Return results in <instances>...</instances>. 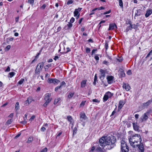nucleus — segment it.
I'll return each instance as SVG.
<instances>
[{
    "instance_id": "nucleus-25",
    "label": "nucleus",
    "mask_w": 152,
    "mask_h": 152,
    "mask_svg": "<svg viewBox=\"0 0 152 152\" xmlns=\"http://www.w3.org/2000/svg\"><path fill=\"white\" fill-rule=\"evenodd\" d=\"M32 100L31 98H29L26 101V103H27L28 104H30L32 102Z\"/></svg>"
},
{
    "instance_id": "nucleus-62",
    "label": "nucleus",
    "mask_w": 152,
    "mask_h": 152,
    "mask_svg": "<svg viewBox=\"0 0 152 152\" xmlns=\"http://www.w3.org/2000/svg\"><path fill=\"white\" fill-rule=\"evenodd\" d=\"M59 58L58 56H55L54 58V59L55 60V61H56L57 60V59H58Z\"/></svg>"
},
{
    "instance_id": "nucleus-43",
    "label": "nucleus",
    "mask_w": 152,
    "mask_h": 152,
    "mask_svg": "<svg viewBox=\"0 0 152 152\" xmlns=\"http://www.w3.org/2000/svg\"><path fill=\"white\" fill-rule=\"evenodd\" d=\"M46 6V5L45 4H44L42 6L40 7V9L42 10H44Z\"/></svg>"
},
{
    "instance_id": "nucleus-7",
    "label": "nucleus",
    "mask_w": 152,
    "mask_h": 152,
    "mask_svg": "<svg viewBox=\"0 0 152 152\" xmlns=\"http://www.w3.org/2000/svg\"><path fill=\"white\" fill-rule=\"evenodd\" d=\"M152 102V99H151L146 102L144 103L142 105V107L143 109L147 108Z\"/></svg>"
},
{
    "instance_id": "nucleus-50",
    "label": "nucleus",
    "mask_w": 152,
    "mask_h": 152,
    "mask_svg": "<svg viewBox=\"0 0 152 152\" xmlns=\"http://www.w3.org/2000/svg\"><path fill=\"white\" fill-rule=\"evenodd\" d=\"M152 53V50L149 52V53L147 55L146 58L148 57Z\"/></svg>"
},
{
    "instance_id": "nucleus-39",
    "label": "nucleus",
    "mask_w": 152,
    "mask_h": 152,
    "mask_svg": "<svg viewBox=\"0 0 152 152\" xmlns=\"http://www.w3.org/2000/svg\"><path fill=\"white\" fill-rule=\"evenodd\" d=\"M86 102V101H82L80 104V106H83L85 105Z\"/></svg>"
},
{
    "instance_id": "nucleus-13",
    "label": "nucleus",
    "mask_w": 152,
    "mask_h": 152,
    "mask_svg": "<svg viewBox=\"0 0 152 152\" xmlns=\"http://www.w3.org/2000/svg\"><path fill=\"white\" fill-rule=\"evenodd\" d=\"M82 9L81 8H78V9H75L74 12V16L78 15L79 14H78L79 12H80Z\"/></svg>"
},
{
    "instance_id": "nucleus-1",
    "label": "nucleus",
    "mask_w": 152,
    "mask_h": 152,
    "mask_svg": "<svg viewBox=\"0 0 152 152\" xmlns=\"http://www.w3.org/2000/svg\"><path fill=\"white\" fill-rule=\"evenodd\" d=\"M115 139L113 137L103 136L99 140V145L103 148L110 149L115 145Z\"/></svg>"
},
{
    "instance_id": "nucleus-2",
    "label": "nucleus",
    "mask_w": 152,
    "mask_h": 152,
    "mask_svg": "<svg viewBox=\"0 0 152 152\" xmlns=\"http://www.w3.org/2000/svg\"><path fill=\"white\" fill-rule=\"evenodd\" d=\"M141 141V137L137 134L132 136V137L129 139L130 145L134 148L137 147Z\"/></svg>"
},
{
    "instance_id": "nucleus-49",
    "label": "nucleus",
    "mask_w": 152,
    "mask_h": 152,
    "mask_svg": "<svg viewBox=\"0 0 152 152\" xmlns=\"http://www.w3.org/2000/svg\"><path fill=\"white\" fill-rule=\"evenodd\" d=\"M105 48H106V50H107V48H108V43L107 42H106L105 43Z\"/></svg>"
},
{
    "instance_id": "nucleus-19",
    "label": "nucleus",
    "mask_w": 152,
    "mask_h": 152,
    "mask_svg": "<svg viewBox=\"0 0 152 152\" xmlns=\"http://www.w3.org/2000/svg\"><path fill=\"white\" fill-rule=\"evenodd\" d=\"M138 148L141 152H143L144 151V146L142 143L140 144L138 147Z\"/></svg>"
},
{
    "instance_id": "nucleus-42",
    "label": "nucleus",
    "mask_w": 152,
    "mask_h": 152,
    "mask_svg": "<svg viewBox=\"0 0 152 152\" xmlns=\"http://www.w3.org/2000/svg\"><path fill=\"white\" fill-rule=\"evenodd\" d=\"M75 20V18H74L72 17L71 19L70 20V22L71 23H73L74 22Z\"/></svg>"
},
{
    "instance_id": "nucleus-9",
    "label": "nucleus",
    "mask_w": 152,
    "mask_h": 152,
    "mask_svg": "<svg viewBox=\"0 0 152 152\" xmlns=\"http://www.w3.org/2000/svg\"><path fill=\"white\" fill-rule=\"evenodd\" d=\"M123 88L127 91H129L130 89V87L128 83H123Z\"/></svg>"
},
{
    "instance_id": "nucleus-8",
    "label": "nucleus",
    "mask_w": 152,
    "mask_h": 152,
    "mask_svg": "<svg viewBox=\"0 0 152 152\" xmlns=\"http://www.w3.org/2000/svg\"><path fill=\"white\" fill-rule=\"evenodd\" d=\"M152 14V9L149 8L146 11V13L145 14V16L146 18L148 17L150 15Z\"/></svg>"
},
{
    "instance_id": "nucleus-24",
    "label": "nucleus",
    "mask_w": 152,
    "mask_h": 152,
    "mask_svg": "<svg viewBox=\"0 0 152 152\" xmlns=\"http://www.w3.org/2000/svg\"><path fill=\"white\" fill-rule=\"evenodd\" d=\"M60 100H61V99L60 98H58L57 99H56L54 100V104H56Z\"/></svg>"
},
{
    "instance_id": "nucleus-6",
    "label": "nucleus",
    "mask_w": 152,
    "mask_h": 152,
    "mask_svg": "<svg viewBox=\"0 0 152 152\" xmlns=\"http://www.w3.org/2000/svg\"><path fill=\"white\" fill-rule=\"evenodd\" d=\"M113 95V94L110 92H108L106 93L103 98V101L105 102L107 101L108 98H111Z\"/></svg>"
},
{
    "instance_id": "nucleus-18",
    "label": "nucleus",
    "mask_w": 152,
    "mask_h": 152,
    "mask_svg": "<svg viewBox=\"0 0 152 152\" xmlns=\"http://www.w3.org/2000/svg\"><path fill=\"white\" fill-rule=\"evenodd\" d=\"M133 126L134 129L135 131H138L139 129V126L137 123H133Z\"/></svg>"
},
{
    "instance_id": "nucleus-28",
    "label": "nucleus",
    "mask_w": 152,
    "mask_h": 152,
    "mask_svg": "<svg viewBox=\"0 0 152 152\" xmlns=\"http://www.w3.org/2000/svg\"><path fill=\"white\" fill-rule=\"evenodd\" d=\"M47 81L48 83H53V79L48 78V80Z\"/></svg>"
},
{
    "instance_id": "nucleus-29",
    "label": "nucleus",
    "mask_w": 152,
    "mask_h": 152,
    "mask_svg": "<svg viewBox=\"0 0 152 152\" xmlns=\"http://www.w3.org/2000/svg\"><path fill=\"white\" fill-rule=\"evenodd\" d=\"M74 94L73 93H72V92H70L68 96V97L69 99H70L72 97V96L74 95Z\"/></svg>"
},
{
    "instance_id": "nucleus-47",
    "label": "nucleus",
    "mask_w": 152,
    "mask_h": 152,
    "mask_svg": "<svg viewBox=\"0 0 152 152\" xmlns=\"http://www.w3.org/2000/svg\"><path fill=\"white\" fill-rule=\"evenodd\" d=\"M92 101L95 102L99 103V101L97 99H93L92 100Z\"/></svg>"
},
{
    "instance_id": "nucleus-37",
    "label": "nucleus",
    "mask_w": 152,
    "mask_h": 152,
    "mask_svg": "<svg viewBox=\"0 0 152 152\" xmlns=\"http://www.w3.org/2000/svg\"><path fill=\"white\" fill-rule=\"evenodd\" d=\"M73 3V1L72 0H69L67 3V4H71Z\"/></svg>"
},
{
    "instance_id": "nucleus-22",
    "label": "nucleus",
    "mask_w": 152,
    "mask_h": 152,
    "mask_svg": "<svg viewBox=\"0 0 152 152\" xmlns=\"http://www.w3.org/2000/svg\"><path fill=\"white\" fill-rule=\"evenodd\" d=\"M86 84V81L85 80H83L81 82V87L82 88L84 87Z\"/></svg>"
},
{
    "instance_id": "nucleus-46",
    "label": "nucleus",
    "mask_w": 152,
    "mask_h": 152,
    "mask_svg": "<svg viewBox=\"0 0 152 152\" xmlns=\"http://www.w3.org/2000/svg\"><path fill=\"white\" fill-rule=\"evenodd\" d=\"M61 88V86H58L55 88V91H57L59 89Z\"/></svg>"
},
{
    "instance_id": "nucleus-16",
    "label": "nucleus",
    "mask_w": 152,
    "mask_h": 152,
    "mask_svg": "<svg viewBox=\"0 0 152 152\" xmlns=\"http://www.w3.org/2000/svg\"><path fill=\"white\" fill-rule=\"evenodd\" d=\"M99 72L100 73V77L101 78L102 77L104 78L105 76V72L104 70L102 69H100V70Z\"/></svg>"
},
{
    "instance_id": "nucleus-3",
    "label": "nucleus",
    "mask_w": 152,
    "mask_h": 152,
    "mask_svg": "<svg viewBox=\"0 0 152 152\" xmlns=\"http://www.w3.org/2000/svg\"><path fill=\"white\" fill-rule=\"evenodd\" d=\"M121 152H128V147L125 140H122L121 141Z\"/></svg>"
},
{
    "instance_id": "nucleus-14",
    "label": "nucleus",
    "mask_w": 152,
    "mask_h": 152,
    "mask_svg": "<svg viewBox=\"0 0 152 152\" xmlns=\"http://www.w3.org/2000/svg\"><path fill=\"white\" fill-rule=\"evenodd\" d=\"M142 10L140 9H139L136 10L135 12V16H138L140 15L141 14H142Z\"/></svg>"
},
{
    "instance_id": "nucleus-20",
    "label": "nucleus",
    "mask_w": 152,
    "mask_h": 152,
    "mask_svg": "<svg viewBox=\"0 0 152 152\" xmlns=\"http://www.w3.org/2000/svg\"><path fill=\"white\" fill-rule=\"evenodd\" d=\"M67 118L68 121L69 122H70V124H72V126H73V123H72L73 119H72V117L70 115L68 116L67 117Z\"/></svg>"
},
{
    "instance_id": "nucleus-40",
    "label": "nucleus",
    "mask_w": 152,
    "mask_h": 152,
    "mask_svg": "<svg viewBox=\"0 0 152 152\" xmlns=\"http://www.w3.org/2000/svg\"><path fill=\"white\" fill-rule=\"evenodd\" d=\"M48 149L46 148H45L42 150L40 152H47Z\"/></svg>"
},
{
    "instance_id": "nucleus-10",
    "label": "nucleus",
    "mask_w": 152,
    "mask_h": 152,
    "mask_svg": "<svg viewBox=\"0 0 152 152\" xmlns=\"http://www.w3.org/2000/svg\"><path fill=\"white\" fill-rule=\"evenodd\" d=\"M87 119V117L84 113H81L80 114V119L82 121H84Z\"/></svg>"
},
{
    "instance_id": "nucleus-31",
    "label": "nucleus",
    "mask_w": 152,
    "mask_h": 152,
    "mask_svg": "<svg viewBox=\"0 0 152 152\" xmlns=\"http://www.w3.org/2000/svg\"><path fill=\"white\" fill-rule=\"evenodd\" d=\"M131 28H134V29H136L137 28V27H138L137 25H135V24H133V25L131 24Z\"/></svg>"
},
{
    "instance_id": "nucleus-58",
    "label": "nucleus",
    "mask_w": 152,
    "mask_h": 152,
    "mask_svg": "<svg viewBox=\"0 0 152 152\" xmlns=\"http://www.w3.org/2000/svg\"><path fill=\"white\" fill-rule=\"evenodd\" d=\"M94 58L96 60H99V57L97 56H95Z\"/></svg>"
},
{
    "instance_id": "nucleus-27",
    "label": "nucleus",
    "mask_w": 152,
    "mask_h": 152,
    "mask_svg": "<svg viewBox=\"0 0 152 152\" xmlns=\"http://www.w3.org/2000/svg\"><path fill=\"white\" fill-rule=\"evenodd\" d=\"M19 108V103L18 102H17L15 105V109L16 110H18Z\"/></svg>"
},
{
    "instance_id": "nucleus-5",
    "label": "nucleus",
    "mask_w": 152,
    "mask_h": 152,
    "mask_svg": "<svg viewBox=\"0 0 152 152\" xmlns=\"http://www.w3.org/2000/svg\"><path fill=\"white\" fill-rule=\"evenodd\" d=\"M43 66V63H39L37 66L36 68L35 71V74H39L40 71L42 70Z\"/></svg>"
},
{
    "instance_id": "nucleus-38",
    "label": "nucleus",
    "mask_w": 152,
    "mask_h": 152,
    "mask_svg": "<svg viewBox=\"0 0 152 152\" xmlns=\"http://www.w3.org/2000/svg\"><path fill=\"white\" fill-rule=\"evenodd\" d=\"M11 48V46L10 45H8L5 48L6 50H8Z\"/></svg>"
},
{
    "instance_id": "nucleus-63",
    "label": "nucleus",
    "mask_w": 152,
    "mask_h": 152,
    "mask_svg": "<svg viewBox=\"0 0 152 152\" xmlns=\"http://www.w3.org/2000/svg\"><path fill=\"white\" fill-rule=\"evenodd\" d=\"M96 50V49H94L92 51V55H93L95 52V51Z\"/></svg>"
},
{
    "instance_id": "nucleus-56",
    "label": "nucleus",
    "mask_w": 152,
    "mask_h": 152,
    "mask_svg": "<svg viewBox=\"0 0 152 152\" xmlns=\"http://www.w3.org/2000/svg\"><path fill=\"white\" fill-rule=\"evenodd\" d=\"M13 114L12 113L10 115L8 116V117H10V118H12L11 119H12V118L13 117Z\"/></svg>"
},
{
    "instance_id": "nucleus-33",
    "label": "nucleus",
    "mask_w": 152,
    "mask_h": 152,
    "mask_svg": "<svg viewBox=\"0 0 152 152\" xmlns=\"http://www.w3.org/2000/svg\"><path fill=\"white\" fill-rule=\"evenodd\" d=\"M132 29L131 24H130V26H128L126 29V31L127 32L129 30H131Z\"/></svg>"
},
{
    "instance_id": "nucleus-36",
    "label": "nucleus",
    "mask_w": 152,
    "mask_h": 152,
    "mask_svg": "<svg viewBox=\"0 0 152 152\" xmlns=\"http://www.w3.org/2000/svg\"><path fill=\"white\" fill-rule=\"evenodd\" d=\"M67 26H68V28L69 29L72 26V24L71 23H69L67 25Z\"/></svg>"
},
{
    "instance_id": "nucleus-64",
    "label": "nucleus",
    "mask_w": 152,
    "mask_h": 152,
    "mask_svg": "<svg viewBox=\"0 0 152 152\" xmlns=\"http://www.w3.org/2000/svg\"><path fill=\"white\" fill-rule=\"evenodd\" d=\"M61 27L60 26L57 29V32L60 31L61 30Z\"/></svg>"
},
{
    "instance_id": "nucleus-45",
    "label": "nucleus",
    "mask_w": 152,
    "mask_h": 152,
    "mask_svg": "<svg viewBox=\"0 0 152 152\" xmlns=\"http://www.w3.org/2000/svg\"><path fill=\"white\" fill-rule=\"evenodd\" d=\"M86 52L87 53H89V52H90V48H86Z\"/></svg>"
},
{
    "instance_id": "nucleus-53",
    "label": "nucleus",
    "mask_w": 152,
    "mask_h": 152,
    "mask_svg": "<svg viewBox=\"0 0 152 152\" xmlns=\"http://www.w3.org/2000/svg\"><path fill=\"white\" fill-rule=\"evenodd\" d=\"M28 2L31 4H33L34 2V0H28Z\"/></svg>"
},
{
    "instance_id": "nucleus-35",
    "label": "nucleus",
    "mask_w": 152,
    "mask_h": 152,
    "mask_svg": "<svg viewBox=\"0 0 152 152\" xmlns=\"http://www.w3.org/2000/svg\"><path fill=\"white\" fill-rule=\"evenodd\" d=\"M15 74V73L14 72H10L9 73V75H10V77H13L14 75Z\"/></svg>"
},
{
    "instance_id": "nucleus-17",
    "label": "nucleus",
    "mask_w": 152,
    "mask_h": 152,
    "mask_svg": "<svg viewBox=\"0 0 152 152\" xmlns=\"http://www.w3.org/2000/svg\"><path fill=\"white\" fill-rule=\"evenodd\" d=\"M125 102L123 100H121L119 102V104L118 107V108L119 109H121L124 104H125Z\"/></svg>"
},
{
    "instance_id": "nucleus-11",
    "label": "nucleus",
    "mask_w": 152,
    "mask_h": 152,
    "mask_svg": "<svg viewBox=\"0 0 152 152\" xmlns=\"http://www.w3.org/2000/svg\"><path fill=\"white\" fill-rule=\"evenodd\" d=\"M147 113H145L142 116L141 120L142 121H146L148 118Z\"/></svg>"
},
{
    "instance_id": "nucleus-15",
    "label": "nucleus",
    "mask_w": 152,
    "mask_h": 152,
    "mask_svg": "<svg viewBox=\"0 0 152 152\" xmlns=\"http://www.w3.org/2000/svg\"><path fill=\"white\" fill-rule=\"evenodd\" d=\"M117 26L115 23L110 24L109 25V27L108 29L109 30H112L116 28Z\"/></svg>"
},
{
    "instance_id": "nucleus-26",
    "label": "nucleus",
    "mask_w": 152,
    "mask_h": 152,
    "mask_svg": "<svg viewBox=\"0 0 152 152\" xmlns=\"http://www.w3.org/2000/svg\"><path fill=\"white\" fill-rule=\"evenodd\" d=\"M12 122V119H9L7 120V121L6 123V125H9L11 124V123Z\"/></svg>"
},
{
    "instance_id": "nucleus-54",
    "label": "nucleus",
    "mask_w": 152,
    "mask_h": 152,
    "mask_svg": "<svg viewBox=\"0 0 152 152\" xmlns=\"http://www.w3.org/2000/svg\"><path fill=\"white\" fill-rule=\"evenodd\" d=\"M77 129L76 128H75L73 130V134H75L77 132Z\"/></svg>"
},
{
    "instance_id": "nucleus-30",
    "label": "nucleus",
    "mask_w": 152,
    "mask_h": 152,
    "mask_svg": "<svg viewBox=\"0 0 152 152\" xmlns=\"http://www.w3.org/2000/svg\"><path fill=\"white\" fill-rule=\"evenodd\" d=\"M24 81V79H21L18 82V83L19 85H21L23 83Z\"/></svg>"
},
{
    "instance_id": "nucleus-12",
    "label": "nucleus",
    "mask_w": 152,
    "mask_h": 152,
    "mask_svg": "<svg viewBox=\"0 0 152 152\" xmlns=\"http://www.w3.org/2000/svg\"><path fill=\"white\" fill-rule=\"evenodd\" d=\"M113 77L112 76H107V79L109 84H111L113 83Z\"/></svg>"
},
{
    "instance_id": "nucleus-51",
    "label": "nucleus",
    "mask_w": 152,
    "mask_h": 152,
    "mask_svg": "<svg viewBox=\"0 0 152 152\" xmlns=\"http://www.w3.org/2000/svg\"><path fill=\"white\" fill-rule=\"evenodd\" d=\"M10 71V68L9 66H8L7 69L5 70V72H8Z\"/></svg>"
},
{
    "instance_id": "nucleus-34",
    "label": "nucleus",
    "mask_w": 152,
    "mask_h": 152,
    "mask_svg": "<svg viewBox=\"0 0 152 152\" xmlns=\"http://www.w3.org/2000/svg\"><path fill=\"white\" fill-rule=\"evenodd\" d=\"M102 63L103 64H104L107 66H108V65H109V62H108V61H105V60H104V61H103V63Z\"/></svg>"
},
{
    "instance_id": "nucleus-55",
    "label": "nucleus",
    "mask_w": 152,
    "mask_h": 152,
    "mask_svg": "<svg viewBox=\"0 0 152 152\" xmlns=\"http://www.w3.org/2000/svg\"><path fill=\"white\" fill-rule=\"evenodd\" d=\"M127 73L128 75H130L131 74L132 72L130 70H129L127 72Z\"/></svg>"
},
{
    "instance_id": "nucleus-4",
    "label": "nucleus",
    "mask_w": 152,
    "mask_h": 152,
    "mask_svg": "<svg viewBox=\"0 0 152 152\" xmlns=\"http://www.w3.org/2000/svg\"><path fill=\"white\" fill-rule=\"evenodd\" d=\"M50 94L47 93L45 95V103L43 104L44 107H46L51 101V99L50 98Z\"/></svg>"
},
{
    "instance_id": "nucleus-32",
    "label": "nucleus",
    "mask_w": 152,
    "mask_h": 152,
    "mask_svg": "<svg viewBox=\"0 0 152 152\" xmlns=\"http://www.w3.org/2000/svg\"><path fill=\"white\" fill-rule=\"evenodd\" d=\"M118 1L119 2V6L122 7H123V2H122V0H119Z\"/></svg>"
},
{
    "instance_id": "nucleus-21",
    "label": "nucleus",
    "mask_w": 152,
    "mask_h": 152,
    "mask_svg": "<svg viewBox=\"0 0 152 152\" xmlns=\"http://www.w3.org/2000/svg\"><path fill=\"white\" fill-rule=\"evenodd\" d=\"M33 140V137L32 136H30L28 137V140H27L26 142L27 143H29L32 142Z\"/></svg>"
},
{
    "instance_id": "nucleus-57",
    "label": "nucleus",
    "mask_w": 152,
    "mask_h": 152,
    "mask_svg": "<svg viewBox=\"0 0 152 152\" xmlns=\"http://www.w3.org/2000/svg\"><path fill=\"white\" fill-rule=\"evenodd\" d=\"M110 12H111V10H110L108 11L104 12V15H105V14H109V13H110Z\"/></svg>"
},
{
    "instance_id": "nucleus-48",
    "label": "nucleus",
    "mask_w": 152,
    "mask_h": 152,
    "mask_svg": "<svg viewBox=\"0 0 152 152\" xmlns=\"http://www.w3.org/2000/svg\"><path fill=\"white\" fill-rule=\"evenodd\" d=\"M65 84H66V83L64 81H63L61 83V85L59 86H61H61Z\"/></svg>"
},
{
    "instance_id": "nucleus-52",
    "label": "nucleus",
    "mask_w": 152,
    "mask_h": 152,
    "mask_svg": "<svg viewBox=\"0 0 152 152\" xmlns=\"http://www.w3.org/2000/svg\"><path fill=\"white\" fill-rule=\"evenodd\" d=\"M45 128L44 127H42L41 129V130L42 132H44L45 130Z\"/></svg>"
},
{
    "instance_id": "nucleus-61",
    "label": "nucleus",
    "mask_w": 152,
    "mask_h": 152,
    "mask_svg": "<svg viewBox=\"0 0 152 152\" xmlns=\"http://www.w3.org/2000/svg\"><path fill=\"white\" fill-rule=\"evenodd\" d=\"M116 113L115 111L114 110L112 113L111 115H110V116H111L114 115V114Z\"/></svg>"
},
{
    "instance_id": "nucleus-41",
    "label": "nucleus",
    "mask_w": 152,
    "mask_h": 152,
    "mask_svg": "<svg viewBox=\"0 0 152 152\" xmlns=\"http://www.w3.org/2000/svg\"><path fill=\"white\" fill-rule=\"evenodd\" d=\"M35 118V116L34 115H33L30 118L29 120L31 121H32L34 119V118Z\"/></svg>"
},
{
    "instance_id": "nucleus-23",
    "label": "nucleus",
    "mask_w": 152,
    "mask_h": 152,
    "mask_svg": "<svg viewBox=\"0 0 152 152\" xmlns=\"http://www.w3.org/2000/svg\"><path fill=\"white\" fill-rule=\"evenodd\" d=\"M60 82V81L57 79H53V83L54 84H57Z\"/></svg>"
},
{
    "instance_id": "nucleus-59",
    "label": "nucleus",
    "mask_w": 152,
    "mask_h": 152,
    "mask_svg": "<svg viewBox=\"0 0 152 152\" xmlns=\"http://www.w3.org/2000/svg\"><path fill=\"white\" fill-rule=\"evenodd\" d=\"M139 115L138 114H137L134 115L135 117L137 119L138 118Z\"/></svg>"
},
{
    "instance_id": "nucleus-60",
    "label": "nucleus",
    "mask_w": 152,
    "mask_h": 152,
    "mask_svg": "<svg viewBox=\"0 0 152 152\" xmlns=\"http://www.w3.org/2000/svg\"><path fill=\"white\" fill-rule=\"evenodd\" d=\"M123 60V58H119L117 59L118 61L119 62L122 61Z\"/></svg>"
},
{
    "instance_id": "nucleus-44",
    "label": "nucleus",
    "mask_w": 152,
    "mask_h": 152,
    "mask_svg": "<svg viewBox=\"0 0 152 152\" xmlns=\"http://www.w3.org/2000/svg\"><path fill=\"white\" fill-rule=\"evenodd\" d=\"M27 123V121L25 118H24V120L23 121H21L20 123L22 124H26Z\"/></svg>"
}]
</instances>
